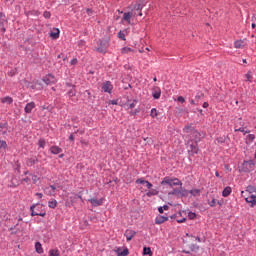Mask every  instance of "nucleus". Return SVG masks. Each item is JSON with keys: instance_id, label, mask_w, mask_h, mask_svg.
Here are the masks:
<instances>
[{"instance_id": "obj_1", "label": "nucleus", "mask_w": 256, "mask_h": 256, "mask_svg": "<svg viewBox=\"0 0 256 256\" xmlns=\"http://www.w3.org/2000/svg\"><path fill=\"white\" fill-rule=\"evenodd\" d=\"M161 185H169L170 187H182L183 182H181V180H179L178 178L165 177L162 180Z\"/></svg>"}, {"instance_id": "obj_2", "label": "nucleus", "mask_w": 256, "mask_h": 256, "mask_svg": "<svg viewBox=\"0 0 256 256\" xmlns=\"http://www.w3.org/2000/svg\"><path fill=\"white\" fill-rule=\"evenodd\" d=\"M234 131H240V133H249V131H245V122H243V119L238 118L236 120V123L234 125Z\"/></svg>"}, {"instance_id": "obj_3", "label": "nucleus", "mask_w": 256, "mask_h": 256, "mask_svg": "<svg viewBox=\"0 0 256 256\" xmlns=\"http://www.w3.org/2000/svg\"><path fill=\"white\" fill-rule=\"evenodd\" d=\"M107 49H109V40H100L96 51L98 53H106Z\"/></svg>"}, {"instance_id": "obj_4", "label": "nucleus", "mask_w": 256, "mask_h": 256, "mask_svg": "<svg viewBox=\"0 0 256 256\" xmlns=\"http://www.w3.org/2000/svg\"><path fill=\"white\" fill-rule=\"evenodd\" d=\"M145 5V0H137L135 3L131 5L132 13H134V11H142Z\"/></svg>"}, {"instance_id": "obj_5", "label": "nucleus", "mask_w": 256, "mask_h": 256, "mask_svg": "<svg viewBox=\"0 0 256 256\" xmlns=\"http://www.w3.org/2000/svg\"><path fill=\"white\" fill-rule=\"evenodd\" d=\"M43 81L46 85H54V83H57V78L52 74H48L43 78Z\"/></svg>"}, {"instance_id": "obj_6", "label": "nucleus", "mask_w": 256, "mask_h": 256, "mask_svg": "<svg viewBox=\"0 0 256 256\" xmlns=\"http://www.w3.org/2000/svg\"><path fill=\"white\" fill-rule=\"evenodd\" d=\"M36 207H39V204H34L30 207L31 210V216L35 217V216H39V217H45V212L39 213L35 210Z\"/></svg>"}, {"instance_id": "obj_7", "label": "nucleus", "mask_w": 256, "mask_h": 256, "mask_svg": "<svg viewBox=\"0 0 256 256\" xmlns=\"http://www.w3.org/2000/svg\"><path fill=\"white\" fill-rule=\"evenodd\" d=\"M135 235H137V232H135V230H131V229H127L124 233V237H126V241H131L133 239V237H135Z\"/></svg>"}, {"instance_id": "obj_8", "label": "nucleus", "mask_w": 256, "mask_h": 256, "mask_svg": "<svg viewBox=\"0 0 256 256\" xmlns=\"http://www.w3.org/2000/svg\"><path fill=\"white\" fill-rule=\"evenodd\" d=\"M188 152L192 153V155H197L199 153V147L197 146V142L189 144Z\"/></svg>"}, {"instance_id": "obj_9", "label": "nucleus", "mask_w": 256, "mask_h": 256, "mask_svg": "<svg viewBox=\"0 0 256 256\" xmlns=\"http://www.w3.org/2000/svg\"><path fill=\"white\" fill-rule=\"evenodd\" d=\"M102 91H104V93H111V91H113V85L111 84V82H104L102 84Z\"/></svg>"}, {"instance_id": "obj_10", "label": "nucleus", "mask_w": 256, "mask_h": 256, "mask_svg": "<svg viewBox=\"0 0 256 256\" xmlns=\"http://www.w3.org/2000/svg\"><path fill=\"white\" fill-rule=\"evenodd\" d=\"M137 13L135 12H125L123 14V21H126L128 24H131V17H135Z\"/></svg>"}, {"instance_id": "obj_11", "label": "nucleus", "mask_w": 256, "mask_h": 256, "mask_svg": "<svg viewBox=\"0 0 256 256\" xmlns=\"http://www.w3.org/2000/svg\"><path fill=\"white\" fill-rule=\"evenodd\" d=\"M247 46V40H236L234 42L235 49H243V47Z\"/></svg>"}, {"instance_id": "obj_12", "label": "nucleus", "mask_w": 256, "mask_h": 256, "mask_svg": "<svg viewBox=\"0 0 256 256\" xmlns=\"http://www.w3.org/2000/svg\"><path fill=\"white\" fill-rule=\"evenodd\" d=\"M165 221H169V217L158 215L155 218L156 225H162V223H165Z\"/></svg>"}, {"instance_id": "obj_13", "label": "nucleus", "mask_w": 256, "mask_h": 256, "mask_svg": "<svg viewBox=\"0 0 256 256\" xmlns=\"http://www.w3.org/2000/svg\"><path fill=\"white\" fill-rule=\"evenodd\" d=\"M246 203L250 204V207H255L256 205V196L255 195H250L245 198Z\"/></svg>"}, {"instance_id": "obj_14", "label": "nucleus", "mask_w": 256, "mask_h": 256, "mask_svg": "<svg viewBox=\"0 0 256 256\" xmlns=\"http://www.w3.org/2000/svg\"><path fill=\"white\" fill-rule=\"evenodd\" d=\"M152 97H154L155 99H159L161 97V88L155 86L152 89Z\"/></svg>"}, {"instance_id": "obj_15", "label": "nucleus", "mask_w": 256, "mask_h": 256, "mask_svg": "<svg viewBox=\"0 0 256 256\" xmlns=\"http://www.w3.org/2000/svg\"><path fill=\"white\" fill-rule=\"evenodd\" d=\"M89 203H91V205H93V207H100V205H103V199H89L88 200Z\"/></svg>"}, {"instance_id": "obj_16", "label": "nucleus", "mask_w": 256, "mask_h": 256, "mask_svg": "<svg viewBox=\"0 0 256 256\" xmlns=\"http://www.w3.org/2000/svg\"><path fill=\"white\" fill-rule=\"evenodd\" d=\"M50 153L53 155H59V153H63V149L59 148V146L50 147Z\"/></svg>"}, {"instance_id": "obj_17", "label": "nucleus", "mask_w": 256, "mask_h": 256, "mask_svg": "<svg viewBox=\"0 0 256 256\" xmlns=\"http://www.w3.org/2000/svg\"><path fill=\"white\" fill-rule=\"evenodd\" d=\"M192 137L194 138L195 143H198V141H200L201 137H203V135H201V132L194 130L192 132Z\"/></svg>"}, {"instance_id": "obj_18", "label": "nucleus", "mask_w": 256, "mask_h": 256, "mask_svg": "<svg viewBox=\"0 0 256 256\" xmlns=\"http://www.w3.org/2000/svg\"><path fill=\"white\" fill-rule=\"evenodd\" d=\"M35 107V102H30L28 104H26L24 111L25 113H31V111H33V108Z\"/></svg>"}, {"instance_id": "obj_19", "label": "nucleus", "mask_w": 256, "mask_h": 256, "mask_svg": "<svg viewBox=\"0 0 256 256\" xmlns=\"http://www.w3.org/2000/svg\"><path fill=\"white\" fill-rule=\"evenodd\" d=\"M147 197H153L155 195H159V190L155 188H150V190L146 193Z\"/></svg>"}, {"instance_id": "obj_20", "label": "nucleus", "mask_w": 256, "mask_h": 256, "mask_svg": "<svg viewBox=\"0 0 256 256\" xmlns=\"http://www.w3.org/2000/svg\"><path fill=\"white\" fill-rule=\"evenodd\" d=\"M233 190L231 189V187H225L224 190L222 191V196L223 197H229L231 195V192Z\"/></svg>"}, {"instance_id": "obj_21", "label": "nucleus", "mask_w": 256, "mask_h": 256, "mask_svg": "<svg viewBox=\"0 0 256 256\" xmlns=\"http://www.w3.org/2000/svg\"><path fill=\"white\" fill-rule=\"evenodd\" d=\"M183 131H184V133H191V135H192L193 131H195V128L193 127L192 124H189L184 127Z\"/></svg>"}, {"instance_id": "obj_22", "label": "nucleus", "mask_w": 256, "mask_h": 256, "mask_svg": "<svg viewBox=\"0 0 256 256\" xmlns=\"http://www.w3.org/2000/svg\"><path fill=\"white\" fill-rule=\"evenodd\" d=\"M121 53L122 55H129V53H135V50L129 47H124L121 49Z\"/></svg>"}, {"instance_id": "obj_23", "label": "nucleus", "mask_w": 256, "mask_h": 256, "mask_svg": "<svg viewBox=\"0 0 256 256\" xmlns=\"http://www.w3.org/2000/svg\"><path fill=\"white\" fill-rule=\"evenodd\" d=\"M189 193L192 197H199L201 195V189H192Z\"/></svg>"}, {"instance_id": "obj_24", "label": "nucleus", "mask_w": 256, "mask_h": 256, "mask_svg": "<svg viewBox=\"0 0 256 256\" xmlns=\"http://www.w3.org/2000/svg\"><path fill=\"white\" fill-rule=\"evenodd\" d=\"M59 33H60V31H59V29H53V31L50 33V37L52 38V39H59Z\"/></svg>"}, {"instance_id": "obj_25", "label": "nucleus", "mask_w": 256, "mask_h": 256, "mask_svg": "<svg viewBox=\"0 0 256 256\" xmlns=\"http://www.w3.org/2000/svg\"><path fill=\"white\" fill-rule=\"evenodd\" d=\"M1 103H6L7 105H11L13 103V98L6 96L1 98Z\"/></svg>"}, {"instance_id": "obj_26", "label": "nucleus", "mask_w": 256, "mask_h": 256, "mask_svg": "<svg viewBox=\"0 0 256 256\" xmlns=\"http://www.w3.org/2000/svg\"><path fill=\"white\" fill-rule=\"evenodd\" d=\"M136 105H137V100H133L132 102L128 101L126 103L127 109H135Z\"/></svg>"}, {"instance_id": "obj_27", "label": "nucleus", "mask_w": 256, "mask_h": 256, "mask_svg": "<svg viewBox=\"0 0 256 256\" xmlns=\"http://www.w3.org/2000/svg\"><path fill=\"white\" fill-rule=\"evenodd\" d=\"M188 196H189V191L183 187H180V197H188Z\"/></svg>"}, {"instance_id": "obj_28", "label": "nucleus", "mask_w": 256, "mask_h": 256, "mask_svg": "<svg viewBox=\"0 0 256 256\" xmlns=\"http://www.w3.org/2000/svg\"><path fill=\"white\" fill-rule=\"evenodd\" d=\"M143 255L153 256V252L151 251V248L150 247H144L143 248Z\"/></svg>"}, {"instance_id": "obj_29", "label": "nucleus", "mask_w": 256, "mask_h": 256, "mask_svg": "<svg viewBox=\"0 0 256 256\" xmlns=\"http://www.w3.org/2000/svg\"><path fill=\"white\" fill-rule=\"evenodd\" d=\"M35 163H37V158H30L26 164L28 165V167H33V165H35Z\"/></svg>"}, {"instance_id": "obj_30", "label": "nucleus", "mask_w": 256, "mask_h": 256, "mask_svg": "<svg viewBox=\"0 0 256 256\" xmlns=\"http://www.w3.org/2000/svg\"><path fill=\"white\" fill-rule=\"evenodd\" d=\"M35 249L39 254L43 253V246L39 242H36Z\"/></svg>"}, {"instance_id": "obj_31", "label": "nucleus", "mask_w": 256, "mask_h": 256, "mask_svg": "<svg viewBox=\"0 0 256 256\" xmlns=\"http://www.w3.org/2000/svg\"><path fill=\"white\" fill-rule=\"evenodd\" d=\"M48 207H50V209H55V207H57V200L49 201Z\"/></svg>"}, {"instance_id": "obj_32", "label": "nucleus", "mask_w": 256, "mask_h": 256, "mask_svg": "<svg viewBox=\"0 0 256 256\" xmlns=\"http://www.w3.org/2000/svg\"><path fill=\"white\" fill-rule=\"evenodd\" d=\"M245 78H246V81H248L249 83L253 82V75L251 74V72H248L247 74H245Z\"/></svg>"}, {"instance_id": "obj_33", "label": "nucleus", "mask_w": 256, "mask_h": 256, "mask_svg": "<svg viewBox=\"0 0 256 256\" xmlns=\"http://www.w3.org/2000/svg\"><path fill=\"white\" fill-rule=\"evenodd\" d=\"M7 149V142L0 140V151Z\"/></svg>"}, {"instance_id": "obj_34", "label": "nucleus", "mask_w": 256, "mask_h": 256, "mask_svg": "<svg viewBox=\"0 0 256 256\" xmlns=\"http://www.w3.org/2000/svg\"><path fill=\"white\" fill-rule=\"evenodd\" d=\"M157 115H159L157 110L155 108H152L151 112H150V116L152 117V119H155V117H157Z\"/></svg>"}, {"instance_id": "obj_35", "label": "nucleus", "mask_w": 256, "mask_h": 256, "mask_svg": "<svg viewBox=\"0 0 256 256\" xmlns=\"http://www.w3.org/2000/svg\"><path fill=\"white\" fill-rule=\"evenodd\" d=\"M75 95H77V90H75V88L70 89L68 92V96L75 97Z\"/></svg>"}, {"instance_id": "obj_36", "label": "nucleus", "mask_w": 256, "mask_h": 256, "mask_svg": "<svg viewBox=\"0 0 256 256\" xmlns=\"http://www.w3.org/2000/svg\"><path fill=\"white\" fill-rule=\"evenodd\" d=\"M30 181L35 184L37 181H39V177H37V175L30 174Z\"/></svg>"}, {"instance_id": "obj_37", "label": "nucleus", "mask_w": 256, "mask_h": 256, "mask_svg": "<svg viewBox=\"0 0 256 256\" xmlns=\"http://www.w3.org/2000/svg\"><path fill=\"white\" fill-rule=\"evenodd\" d=\"M118 37H119V39H121L122 41H125V31H120V32H118Z\"/></svg>"}, {"instance_id": "obj_38", "label": "nucleus", "mask_w": 256, "mask_h": 256, "mask_svg": "<svg viewBox=\"0 0 256 256\" xmlns=\"http://www.w3.org/2000/svg\"><path fill=\"white\" fill-rule=\"evenodd\" d=\"M50 256H59V250H56V249L50 250Z\"/></svg>"}, {"instance_id": "obj_39", "label": "nucleus", "mask_w": 256, "mask_h": 256, "mask_svg": "<svg viewBox=\"0 0 256 256\" xmlns=\"http://www.w3.org/2000/svg\"><path fill=\"white\" fill-rule=\"evenodd\" d=\"M118 255H120V256H127V255H129V250L126 248L122 252H119Z\"/></svg>"}, {"instance_id": "obj_40", "label": "nucleus", "mask_w": 256, "mask_h": 256, "mask_svg": "<svg viewBox=\"0 0 256 256\" xmlns=\"http://www.w3.org/2000/svg\"><path fill=\"white\" fill-rule=\"evenodd\" d=\"M39 147H41L42 149L45 148L46 142L44 139H40L38 142Z\"/></svg>"}, {"instance_id": "obj_41", "label": "nucleus", "mask_w": 256, "mask_h": 256, "mask_svg": "<svg viewBox=\"0 0 256 256\" xmlns=\"http://www.w3.org/2000/svg\"><path fill=\"white\" fill-rule=\"evenodd\" d=\"M44 191H45V193H46V195H55L54 193H53V190H51V188H45L44 189Z\"/></svg>"}, {"instance_id": "obj_42", "label": "nucleus", "mask_w": 256, "mask_h": 256, "mask_svg": "<svg viewBox=\"0 0 256 256\" xmlns=\"http://www.w3.org/2000/svg\"><path fill=\"white\" fill-rule=\"evenodd\" d=\"M208 204L210 205V207H215L217 205V200L213 198L211 201L208 202Z\"/></svg>"}, {"instance_id": "obj_43", "label": "nucleus", "mask_w": 256, "mask_h": 256, "mask_svg": "<svg viewBox=\"0 0 256 256\" xmlns=\"http://www.w3.org/2000/svg\"><path fill=\"white\" fill-rule=\"evenodd\" d=\"M247 139H248V141H250L252 143V141H255V134H249L247 136Z\"/></svg>"}, {"instance_id": "obj_44", "label": "nucleus", "mask_w": 256, "mask_h": 256, "mask_svg": "<svg viewBox=\"0 0 256 256\" xmlns=\"http://www.w3.org/2000/svg\"><path fill=\"white\" fill-rule=\"evenodd\" d=\"M43 16L45 17V19H51V12L45 11L43 13Z\"/></svg>"}, {"instance_id": "obj_45", "label": "nucleus", "mask_w": 256, "mask_h": 256, "mask_svg": "<svg viewBox=\"0 0 256 256\" xmlns=\"http://www.w3.org/2000/svg\"><path fill=\"white\" fill-rule=\"evenodd\" d=\"M181 190L180 189H174L171 193V195H178L180 196Z\"/></svg>"}, {"instance_id": "obj_46", "label": "nucleus", "mask_w": 256, "mask_h": 256, "mask_svg": "<svg viewBox=\"0 0 256 256\" xmlns=\"http://www.w3.org/2000/svg\"><path fill=\"white\" fill-rule=\"evenodd\" d=\"M136 183H137V184H140V185H145V183H147V180L137 179V180H136Z\"/></svg>"}, {"instance_id": "obj_47", "label": "nucleus", "mask_w": 256, "mask_h": 256, "mask_svg": "<svg viewBox=\"0 0 256 256\" xmlns=\"http://www.w3.org/2000/svg\"><path fill=\"white\" fill-rule=\"evenodd\" d=\"M3 21H5V15H3V13L0 12V27L1 25H3Z\"/></svg>"}, {"instance_id": "obj_48", "label": "nucleus", "mask_w": 256, "mask_h": 256, "mask_svg": "<svg viewBox=\"0 0 256 256\" xmlns=\"http://www.w3.org/2000/svg\"><path fill=\"white\" fill-rule=\"evenodd\" d=\"M246 191H247L248 193H253V191H255V187H253V186H248L247 189H246Z\"/></svg>"}, {"instance_id": "obj_49", "label": "nucleus", "mask_w": 256, "mask_h": 256, "mask_svg": "<svg viewBox=\"0 0 256 256\" xmlns=\"http://www.w3.org/2000/svg\"><path fill=\"white\" fill-rule=\"evenodd\" d=\"M177 101H179V103H185V98L183 96H179Z\"/></svg>"}, {"instance_id": "obj_50", "label": "nucleus", "mask_w": 256, "mask_h": 256, "mask_svg": "<svg viewBox=\"0 0 256 256\" xmlns=\"http://www.w3.org/2000/svg\"><path fill=\"white\" fill-rule=\"evenodd\" d=\"M145 185H146L147 189H151V187H153V184H151V182H149V181H146Z\"/></svg>"}, {"instance_id": "obj_51", "label": "nucleus", "mask_w": 256, "mask_h": 256, "mask_svg": "<svg viewBox=\"0 0 256 256\" xmlns=\"http://www.w3.org/2000/svg\"><path fill=\"white\" fill-rule=\"evenodd\" d=\"M25 183H29L31 181V175L23 179Z\"/></svg>"}, {"instance_id": "obj_52", "label": "nucleus", "mask_w": 256, "mask_h": 256, "mask_svg": "<svg viewBox=\"0 0 256 256\" xmlns=\"http://www.w3.org/2000/svg\"><path fill=\"white\" fill-rule=\"evenodd\" d=\"M71 65H77V58H74L70 62Z\"/></svg>"}, {"instance_id": "obj_53", "label": "nucleus", "mask_w": 256, "mask_h": 256, "mask_svg": "<svg viewBox=\"0 0 256 256\" xmlns=\"http://www.w3.org/2000/svg\"><path fill=\"white\" fill-rule=\"evenodd\" d=\"M195 217H197V215L195 213H190L189 214L190 219H195Z\"/></svg>"}, {"instance_id": "obj_54", "label": "nucleus", "mask_w": 256, "mask_h": 256, "mask_svg": "<svg viewBox=\"0 0 256 256\" xmlns=\"http://www.w3.org/2000/svg\"><path fill=\"white\" fill-rule=\"evenodd\" d=\"M48 189H51L52 192L55 194V191L57 188L55 186L51 185L50 187H48Z\"/></svg>"}, {"instance_id": "obj_55", "label": "nucleus", "mask_w": 256, "mask_h": 256, "mask_svg": "<svg viewBox=\"0 0 256 256\" xmlns=\"http://www.w3.org/2000/svg\"><path fill=\"white\" fill-rule=\"evenodd\" d=\"M81 145H85L87 147V145H89V142L85 141V140H81L80 141Z\"/></svg>"}, {"instance_id": "obj_56", "label": "nucleus", "mask_w": 256, "mask_h": 256, "mask_svg": "<svg viewBox=\"0 0 256 256\" xmlns=\"http://www.w3.org/2000/svg\"><path fill=\"white\" fill-rule=\"evenodd\" d=\"M69 140L72 141V142L75 141V136H73V134H71V135L69 136Z\"/></svg>"}, {"instance_id": "obj_57", "label": "nucleus", "mask_w": 256, "mask_h": 256, "mask_svg": "<svg viewBox=\"0 0 256 256\" xmlns=\"http://www.w3.org/2000/svg\"><path fill=\"white\" fill-rule=\"evenodd\" d=\"M185 218H182V219H179V220H177V223H185Z\"/></svg>"}, {"instance_id": "obj_58", "label": "nucleus", "mask_w": 256, "mask_h": 256, "mask_svg": "<svg viewBox=\"0 0 256 256\" xmlns=\"http://www.w3.org/2000/svg\"><path fill=\"white\" fill-rule=\"evenodd\" d=\"M110 105H117V101L116 100H112L109 102Z\"/></svg>"}, {"instance_id": "obj_59", "label": "nucleus", "mask_w": 256, "mask_h": 256, "mask_svg": "<svg viewBox=\"0 0 256 256\" xmlns=\"http://www.w3.org/2000/svg\"><path fill=\"white\" fill-rule=\"evenodd\" d=\"M162 209H163L164 211H169V206L164 205V206L162 207Z\"/></svg>"}, {"instance_id": "obj_60", "label": "nucleus", "mask_w": 256, "mask_h": 256, "mask_svg": "<svg viewBox=\"0 0 256 256\" xmlns=\"http://www.w3.org/2000/svg\"><path fill=\"white\" fill-rule=\"evenodd\" d=\"M203 107H204V109H207V107H209V103L204 102V103H203Z\"/></svg>"}, {"instance_id": "obj_61", "label": "nucleus", "mask_w": 256, "mask_h": 256, "mask_svg": "<svg viewBox=\"0 0 256 256\" xmlns=\"http://www.w3.org/2000/svg\"><path fill=\"white\" fill-rule=\"evenodd\" d=\"M36 196L39 197V199H42V198H43V194H41V193H39V192L36 193Z\"/></svg>"}, {"instance_id": "obj_62", "label": "nucleus", "mask_w": 256, "mask_h": 256, "mask_svg": "<svg viewBox=\"0 0 256 256\" xmlns=\"http://www.w3.org/2000/svg\"><path fill=\"white\" fill-rule=\"evenodd\" d=\"M158 211H159V213L163 214V211H164V210H163V207H159V208H158Z\"/></svg>"}, {"instance_id": "obj_63", "label": "nucleus", "mask_w": 256, "mask_h": 256, "mask_svg": "<svg viewBox=\"0 0 256 256\" xmlns=\"http://www.w3.org/2000/svg\"><path fill=\"white\" fill-rule=\"evenodd\" d=\"M79 45H80L81 47H83V45H85V41L81 40V41L79 42Z\"/></svg>"}, {"instance_id": "obj_64", "label": "nucleus", "mask_w": 256, "mask_h": 256, "mask_svg": "<svg viewBox=\"0 0 256 256\" xmlns=\"http://www.w3.org/2000/svg\"><path fill=\"white\" fill-rule=\"evenodd\" d=\"M215 176H216V177H221V176L219 175V172H218V171L215 172Z\"/></svg>"}]
</instances>
